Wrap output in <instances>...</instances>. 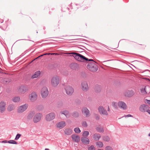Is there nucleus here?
<instances>
[{
	"mask_svg": "<svg viewBox=\"0 0 150 150\" xmlns=\"http://www.w3.org/2000/svg\"><path fill=\"white\" fill-rule=\"evenodd\" d=\"M96 143V145L98 146V147L99 148H101L103 146V144L102 142L98 141Z\"/></svg>",
	"mask_w": 150,
	"mask_h": 150,
	"instance_id": "nucleus-29",
	"label": "nucleus"
},
{
	"mask_svg": "<svg viewBox=\"0 0 150 150\" xmlns=\"http://www.w3.org/2000/svg\"><path fill=\"white\" fill-rule=\"evenodd\" d=\"M71 138L73 141L76 142H78L80 140L79 136L76 134H72L71 135Z\"/></svg>",
	"mask_w": 150,
	"mask_h": 150,
	"instance_id": "nucleus-14",
	"label": "nucleus"
},
{
	"mask_svg": "<svg viewBox=\"0 0 150 150\" xmlns=\"http://www.w3.org/2000/svg\"><path fill=\"white\" fill-rule=\"evenodd\" d=\"M6 103L3 101L0 103V110L1 113L4 112L5 110Z\"/></svg>",
	"mask_w": 150,
	"mask_h": 150,
	"instance_id": "nucleus-13",
	"label": "nucleus"
},
{
	"mask_svg": "<svg viewBox=\"0 0 150 150\" xmlns=\"http://www.w3.org/2000/svg\"><path fill=\"white\" fill-rule=\"evenodd\" d=\"M146 112L150 115V110H149V109H148Z\"/></svg>",
	"mask_w": 150,
	"mask_h": 150,
	"instance_id": "nucleus-48",
	"label": "nucleus"
},
{
	"mask_svg": "<svg viewBox=\"0 0 150 150\" xmlns=\"http://www.w3.org/2000/svg\"><path fill=\"white\" fill-rule=\"evenodd\" d=\"M56 54H57L55 53H51V55H52Z\"/></svg>",
	"mask_w": 150,
	"mask_h": 150,
	"instance_id": "nucleus-51",
	"label": "nucleus"
},
{
	"mask_svg": "<svg viewBox=\"0 0 150 150\" xmlns=\"http://www.w3.org/2000/svg\"><path fill=\"white\" fill-rule=\"evenodd\" d=\"M81 124L82 126L84 127H86L88 126L87 124L86 121L83 122Z\"/></svg>",
	"mask_w": 150,
	"mask_h": 150,
	"instance_id": "nucleus-38",
	"label": "nucleus"
},
{
	"mask_svg": "<svg viewBox=\"0 0 150 150\" xmlns=\"http://www.w3.org/2000/svg\"><path fill=\"white\" fill-rule=\"evenodd\" d=\"M82 112L83 115H85L86 117H88L90 115V111L86 108L84 107L83 108Z\"/></svg>",
	"mask_w": 150,
	"mask_h": 150,
	"instance_id": "nucleus-12",
	"label": "nucleus"
},
{
	"mask_svg": "<svg viewBox=\"0 0 150 150\" xmlns=\"http://www.w3.org/2000/svg\"><path fill=\"white\" fill-rule=\"evenodd\" d=\"M98 110L100 113L103 115H108V113L106 110L102 106H100L98 108Z\"/></svg>",
	"mask_w": 150,
	"mask_h": 150,
	"instance_id": "nucleus-15",
	"label": "nucleus"
},
{
	"mask_svg": "<svg viewBox=\"0 0 150 150\" xmlns=\"http://www.w3.org/2000/svg\"><path fill=\"white\" fill-rule=\"evenodd\" d=\"M72 116L75 117H77L79 116V113L76 111L72 113Z\"/></svg>",
	"mask_w": 150,
	"mask_h": 150,
	"instance_id": "nucleus-32",
	"label": "nucleus"
},
{
	"mask_svg": "<svg viewBox=\"0 0 150 150\" xmlns=\"http://www.w3.org/2000/svg\"><path fill=\"white\" fill-rule=\"evenodd\" d=\"M14 108V106L13 105H9L8 107V110L9 111H11L13 110Z\"/></svg>",
	"mask_w": 150,
	"mask_h": 150,
	"instance_id": "nucleus-28",
	"label": "nucleus"
},
{
	"mask_svg": "<svg viewBox=\"0 0 150 150\" xmlns=\"http://www.w3.org/2000/svg\"><path fill=\"white\" fill-rule=\"evenodd\" d=\"M59 82V78L58 76H55L52 78L51 80V84L54 87L57 86Z\"/></svg>",
	"mask_w": 150,
	"mask_h": 150,
	"instance_id": "nucleus-3",
	"label": "nucleus"
},
{
	"mask_svg": "<svg viewBox=\"0 0 150 150\" xmlns=\"http://www.w3.org/2000/svg\"><path fill=\"white\" fill-rule=\"evenodd\" d=\"M111 60H108L107 61H111Z\"/></svg>",
	"mask_w": 150,
	"mask_h": 150,
	"instance_id": "nucleus-58",
	"label": "nucleus"
},
{
	"mask_svg": "<svg viewBox=\"0 0 150 150\" xmlns=\"http://www.w3.org/2000/svg\"><path fill=\"white\" fill-rule=\"evenodd\" d=\"M67 94L69 95H71L74 91L73 88L71 86H68L65 88Z\"/></svg>",
	"mask_w": 150,
	"mask_h": 150,
	"instance_id": "nucleus-6",
	"label": "nucleus"
},
{
	"mask_svg": "<svg viewBox=\"0 0 150 150\" xmlns=\"http://www.w3.org/2000/svg\"><path fill=\"white\" fill-rule=\"evenodd\" d=\"M28 107V105L27 104L20 106L18 109V112L19 113L23 112L27 109Z\"/></svg>",
	"mask_w": 150,
	"mask_h": 150,
	"instance_id": "nucleus-10",
	"label": "nucleus"
},
{
	"mask_svg": "<svg viewBox=\"0 0 150 150\" xmlns=\"http://www.w3.org/2000/svg\"><path fill=\"white\" fill-rule=\"evenodd\" d=\"M82 142L84 144H88L89 143V139L85 137H83L81 138Z\"/></svg>",
	"mask_w": 150,
	"mask_h": 150,
	"instance_id": "nucleus-20",
	"label": "nucleus"
},
{
	"mask_svg": "<svg viewBox=\"0 0 150 150\" xmlns=\"http://www.w3.org/2000/svg\"><path fill=\"white\" fill-rule=\"evenodd\" d=\"M101 136L99 134H94L93 135V138L95 141H98L100 138Z\"/></svg>",
	"mask_w": 150,
	"mask_h": 150,
	"instance_id": "nucleus-21",
	"label": "nucleus"
},
{
	"mask_svg": "<svg viewBox=\"0 0 150 150\" xmlns=\"http://www.w3.org/2000/svg\"><path fill=\"white\" fill-rule=\"evenodd\" d=\"M27 40V39H23L18 40V41H19V40ZM17 41H18V40Z\"/></svg>",
	"mask_w": 150,
	"mask_h": 150,
	"instance_id": "nucleus-52",
	"label": "nucleus"
},
{
	"mask_svg": "<svg viewBox=\"0 0 150 150\" xmlns=\"http://www.w3.org/2000/svg\"><path fill=\"white\" fill-rule=\"evenodd\" d=\"M124 117H132V116L130 114H128L127 115H125Z\"/></svg>",
	"mask_w": 150,
	"mask_h": 150,
	"instance_id": "nucleus-44",
	"label": "nucleus"
},
{
	"mask_svg": "<svg viewBox=\"0 0 150 150\" xmlns=\"http://www.w3.org/2000/svg\"><path fill=\"white\" fill-rule=\"evenodd\" d=\"M118 105L119 107L124 110L126 109L127 108L126 104L124 102L122 101H120L118 102Z\"/></svg>",
	"mask_w": 150,
	"mask_h": 150,
	"instance_id": "nucleus-16",
	"label": "nucleus"
},
{
	"mask_svg": "<svg viewBox=\"0 0 150 150\" xmlns=\"http://www.w3.org/2000/svg\"><path fill=\"white\" fill-rule=\"evenodd\" d=\"M37 97V95L35 92H33L29 95V98L32 102H34L35 100Z\"/></svg>",
	"mask_w": 150,
	"mask_h": 150,
	"instance_id": "nucleus-9",
	"label": "nucleus"
},
{
	"mask_svg": "<svg viewBox=\"0 0 150 150\" xmlns=\"http://www.w3.org/2000/svg\"><path fill=\"white\" fill-rule=\"evenodd\" d=\"M28 86L26 85H21L19 88V91L21 92L24 93L28 91Z\"/></svg>",
	"mask_w": 150,
	"mask_h": 150,
	"instance_id": "nucleus-11",
	"label": "nucleus"
},
{
	"mask_svg": "<svg viewBox=\"0 0 150 150\" xmlns=\"http://www.w3.org/2000/svg\"><path fill=\"white\" fill-rule=\"evenodd\" d=\"M57 127L60 129L63 128L66 126L65 122L64 121H61L59 122L57 124Z\"/></svg>",
	"mask_w": 150,
	"mask_h": 150,
	"instance_id": "nucleus-19",
	"label": "nucleus"
},
{
	"mask_svg": "<svg viewBox=\"0 0 150 150\" xmlns=\"http://www.w3.org/2000/svg\"><path fill=\"white\" fill-rule=\"evenodd\" d=\"M149 108H150L148 105L143 104L140 105L139 108V110L141 112H146L148 109H149Z\"/></svg>",
	"mask_w": 150,
	"mask_h": 150,
	"instance_id": "nucleus-7",
	"label": "nucleus"
},
{
	"mask_svg": "<svg viewBox=\"0 0 150 150\" xmlns=\"http://www.w3.org/2000/svg\"><path fill=\"white\" fill-rule=\"evenodd\" d=\"M98 150H103V149H98Z\"/></svg>",
	"mask_w": 150,
	"mask_h": 150,
	"instance_id": "nucleus-57",
	"label": "nucleus"
},
{
	"mask_svg": "<svg viewBox=\"0 0 150 150\" xmlns=\"http://www.w3.org/2000/svg\"><path fill=\"white\" fill-rule=\"evenodd\" d=\"M51 53H45V54H44V55H51Z\"/></svg>",
	"mask_w": 150,
	"mask_h": 150,
	"instance_id": "nucleus-47",
	"label": "nucleus"
},
{
	"mask_svg": "<svg viewBox=\"0 0 150 150\" xmlns=\"http://www.w3.org/2000/svg\"><path fill=\"white\" fill-rule=\"evenodd\" d=\"M89 134V132L88 131H84L83 132V137H88Z\"/></svg>",
	"mask_w": 150,
	"mask_h": 150,
	"instance_id": "nucleus-36",
	"label": "nucleus"
},
{
	"mask_svg": "<svg viewBox=\"0 0 150 150\" xmlns=\"http://www.w3.org/2000/svg\"><path fill=\"white\" fill-rule=\"evenodd\" d=\"M106 150H113L112 147L110 146H107L105 147Z\"/></svg>",
	"mask_w": 150,
	"mask_h": 150,
	"instance_id": "nucleus-41",
	"label": "nucleus"
},
{
	"mask_svg": "<svg viewBox=\"0 0 150 150\" xmlns=\"http://www.w3.org/2000/svg\"><path fill=\"white\" fill-rule=\"evenodd\" d=\"M28 38H30L28 37Z\"/></svg>",
	"mask_w": 150,
	"mask_h": 150,
	"instance_id": "nucleus-60",
	"label": "nucleus"
},
{
	"mask_svg": "<svg viewBox=\"0 0 150 150\" xmlns=\"http://www.w3.org/2000/svg\"><path fill=\"white\" fill-rule=\"evenodd\" d=\"M40 57H39V56L38 57H37L34 60H35V59H37L39 58H40Z\"/></svg>",
	"mask_w": 150,
	"mask_h": 150,
	"instance_id": "nucleus-54",
	"label": "nucleus"
},
{
	"mask_svg": "<svg viewBox=\"0 0 150 150\" xmlns=\"http://www.w3.org/2000/svg\"><path fill=\"white\" fill-rule=\"evenodd\" d=\"M112 106L115 107V108H116L117 107V103L115 102H113L112 103Z\"/></svg>",
	"mask_w": 150,
	"mask_h": 150,
	"instance_id": "nucleus-40",
	"label": "nucleus"
},
{
	"mask_svg": "<svg viewBox=\"0 0 150 150\" xmlns=\"http://www.w3.org/2000/svg\"><path fill=\"white\" fill-rule=\"evenodd\" d=\"M103 140L105 142H108L110 140V139L109 137L107 136H104L103 137Z\"/></svg>",
	"mask_w": 150,
	"mask_h": 150,
	"instance_id": "nucleus-31",
	"label": "nucleus"
},
{
	"mask_svg": "<svg viewBox=\"0 0 150 150\" xmlns=\"http://www.w3.org/2000/svg\"><path fill=\"white\" fill-rule=\"evenodd\" d=\"M8 141L7 140H5L3 141H2L1 142L2 143H7L8 142Z\"/></svg>",
	"mask_w": 150,
	"mask_h": 150,
	"instance_id": "nucleus-45",
	"label": "nucleus"
},
{
	"mask_svg": "<svg viewBox=\"0 0 150 150\" xmlns=\"http://www.w3.org/2000/svg\"><path fill=\"white\" fill-rule=\"evenodd\" d=\"M76 64L73 63L71 64L70 66L71 68L73 69H76V68H75L77 66Z\"/></svg>",
	"mask_w": 150,
	"mask_h": 150,
	"instance_id": "nucleus-35",
	"label": "nucleus"
},
{
	"mask_svg": "<svg viewBox=\"0 0 150 150\" xmlns=\"http://www.w3.org/2000/svg\"><path fill=\"white\" fill-rule=\"evenodd\" d=\"M8 143L13 144H18V143L16 142L13 140H9L8 141Z\"/></svg>",
	"mask_w": 150,
	"mask_h": 150,
	"instance_id": "nucleus-34",
	"label": "nucleus"
},
{
	"mask_svg": "<svg viewBox=\"0 0 150 150\" xmlns=\"http://www.w3.org/2000/svg\"><path fill=\"white\" fill-rule=\"evenodd\" d=\"M94 147L93 145H91L88 148V150H94Z\"/></svg>",
	"mask_w": 150,
	"mask_h": 150,
	"instance_id": "nucleus-42",
	"label": "nucleus"
},
{
	"mask_svg": "<svg viewBox=\"0 0 150 150\" xmlns=\"http://www.w3.org/2000/svg\"><path fill=\"white\" fill-rule=\"evenodd\" d=\"M148 136L149 137H150V133L149 134Z\"/></svg>",
	"mask_w": 150,
	"mask_h": 150,
	"instance_id": "nucleus-56",
	"label": "nucleus"
},
{
	"mask_svg": "<svg viewBox=\"0 0 150 150\" xmlns=\"http://www.w3.org/2000/svg\"><path fill=\"white\" fill-rule=\"evenodd\" d=\"M134 94V93L132 91L127 90L125 93V96L128 97L132 96Z\"/></svg>",
	"mask_w": 150,
	"mask_h": 150,
	"instance_id": "nucleus-17",
	"label": "nucleus"
},
{
	"mask_svg": "<svg viewBox=\"0 0 150 150\" xmlns=\"http://www.w3.org/2000/svg\"><path fill=\"white\" fill-rule=\"evenodd\" d=\"M87 64V68L90 71L93 72H96L98 69V66L96 64V62L93 61H91Z\"/></svg>",
	"mask_w": 150,
	"mask_h": 150,
	"instance_id": "nucleus-2",
	"label": "nucleus"
},
{
	"mask_svg": "<svg viewBox=\"0 0 150 150\" xmlns=\"http://www.w3.org/2000/svg\"><path fill=\"white\" fill-rule=\"evenodd\" d=\"M21 136V135L19 134H17L15 138V140H18L19 138Z\"/></svg>",
	"mask_w": 150,
	"mask_h": 150,
	"instance_id": "nucleus-39",
	"label": "nucleus"
},
{
	"mask_svg": "<svg viewBox=\"0 0 150 150\" xmlns=\"http://www.w3.org/2000/svg\"><path fill=\"white\" fill-rule=\"evenodd\" d=\"M41 73L40 71L39 70L35 72L34 74L32 75L31 78L32 79H34L37 78L38 76Z\"/></svg>",
	"mask_w": 150,
	"mask_h": 150,
	"instance_id": "nucleus-23",
	"label": "nucleus"
},
{
	"mask_svg": "<svg viewBox=\"0 0 150 150\" xmlns=\"http://www.w3.org/2000/svg\"><path fill=\"white\" fill-rule=\"evenodd\" d=\"M20 100V98L18 97H15L13 99V101L15 102H18Z\"/></svg>",
	"mask_w": 150,
	"mask_h": 150,
	"instance_id": "nucleus-30",
	"label": "nucleus"
},
{
	"mask_svg": "<svg viewBox=\"0 0 150 150\" xmlns=\"http://www.w3.org/2000/svg\"><path fill=\"white\" fill-rule=\"evenodd\" d=\"M95 115L96 117V120H98L100 119V117L99 115L97 114H95Z\"/></svg>",
	"mask_w": 150,
	"mask_h": 150,
	"instance_id": "nucleus-43",
	"label": "nucleus"
},
{
	"mask_svg": "<svg viewBox=\"0 0 150 150\" xmlns=\"http://www.w3.org/2000/svg\"><path fill=\"white\" fill-rule=\"evenodd\" d=\"M81 86L83 91H86L88 88V85L87 82H83L81 83Z\"/></svg>",
	"mask_w": 150,
	"mask_h": 150,
	"instance_id": "nucleus-18",
	"label": "nucleus"
},
{
	"mask_svg": "<svg viewBox=\"0 0 150 150\" xmlns=\"http://www.w3.org/2000/svg\"><path fill=\"white\" fill-rule=\"evenodd\" d=\"M49 93L47 88L46 87L42 88L41 91V95L42 98H45L48 96Z\"/></svg>",
	"mask_w": 150,
	"mask_h": 150,
	"instance_id": "nucleus-4",
	"label": "nucleus"
},
{
	"mask_svg": "<svg viewBox=\"0 0 150 150\" xmlns=\"http://www.w3.org/2000/svg\"><path fill=\"white\" fill-rule=\"evenodd\" d=\"M3 22V20L2 19H0V23H2Z\"/></svg>",
	"mask_w": 150,
	"mask_h": 150,
	"instance_id": "nucleus-49",
	"label": "nucleus"
},
{
	"mask_svg": "<svg viewBox=\"0 0 150 150\" xmlns=\"http://www.w3.org/2000/svg\"><path fill=\"white\" fill-rule=\"evenodd\" d=\"M42 116V114L40 113L36 114L34 116L33 121L34 123H37L41 120Z\"/></svg>",
	"mask_w": 150,
	"mask_h": 150,
	"instance_id": "nucleus-8",
	"label": "nucleus"
},
{
	"mask_svg": "<svg viewBox=\"0 0 150 150\" xmlns=\"http://www.w3.org/2000/svg\"><path fill=\"white\" fill-rule=\"evenodd\" d=\"M35 112L33 111L30 112L28 115L27 118L28 120H30L32 119L35 114Z\"/></svg>",
	"mask_w": 150,
	"mask_h": 150,
	"instance_id": "nucleus-25",
	"label": "nucleus"
},
{
	"mask_svg": "<svg viewBox=\"0 0 150 150\" xmlns=\"http://www.w3.org/2000/svg\"><path fill=\"white\" fill-rule=\"evenodd\" d=\"M108 111H110V109L109 106H108Z\"/></svg>",
	"mask_w": 150,
	"mask_h": 150,
	"instance_id": "nucleus-50",
	"label": "nucleus"
},
{
	"mask_svg": "<svg viewBox=\"0 0 150 150\" xmlns=\"http://www.w3.org/2000/svg\"><path fill=\"white\" fill-rule=\"evenodd\" d=\"M45 150H50L48 148H46L45 149Z\"/></svg>",
	"mask_w": 150,
	"mask_h": 150,
	"instance_id": "nucleus-55",
	"label": "nucleus"
},
{
	"mask_svg": "<svg viewBox=\"0 0 150 150\" xmlns=\"http://www.w3.org/2000/svg\"><path fill=\"white\" fill-rule=\"evenodd\" d=\"M147 102L150 105V100H146Z\"/></svg>",
	"mask_w": 150,
	"mask_h": 150,
	"instance_id": "nucleus-46",
	"label": "nucleus"
},
{
	"mask_svg": "<svg viewBox=\"0 0 150 150\" xmlns=\"http://www.w3.org/2000/svg\"><path fill=\"white\" fill-rule=\"evenodd\" d=\"M61 113L64 115L67 118H69L70 117L69 112L67 110L62 111Z\"/></svg>",
	"mask_w": 150,
	"mask_h": 150,
	"instance_id": "nucleus-24",
	"label": "nucleus"
},
{
	"mask_svg": "<svg viewBox=\"0 0 150 150\" xmlns=\"http://www.w3.org/2000/svg\"><path fill=\"white\" fill-rule=\"evenodd\" d=\"M101 87L100 86H99L98 85H96L95 90V91L97 92H100L101 90Z\"/></svg>",
	"mask_w": 150,
	"mask_h": 150,
	"instance_id": "nucleus-27",
	"label": "nucleus"
},
{
	"mask_svg": "<svg viewBox=\"0 0 150 150\" xmlns=\"http://www.w3.org/2000/svg\"><path fill=\"white\" fill-rule=\"evenodd\" d=\"M141 92L142 93V94L143 95H145L147 93L146 92V90H145V87L144 88H142L141 89Z\"/></svg>",
	"mask_w": 150,
	"mask_h": 150,
	"instance_id": "nucleus-33",
	"label": "nucleus"
},
{
	"mask_svg": "<svg viewBox=\"0 0 150 150\" xmlns=\"http://www.w3.org/2000/svg\"><path fill=\"white\" fill-rule=\"evenodd\" d=\"M55 115L54 113L51 112L47 115L45 119L47 121H50L53 120L55 117Z\"/></svg>",
	"mask_w": 150,
	"mask_h": 150,
	"instance_id": "nucleus-5",
	"label": "nucleus"
},
{
	"mask_svg": "<svg viewBox=\"0 0 150 150\" xmlns=\"http://www.w3.org/2000/svg\"><path fill=\"white\" fill-rule=\"evenodd\" d=\"M70 54H72V56L74 58L77 60L81 62L84 61H93L92 59H89L83 55L78 53L72 52L69 53Z\"/></svg>",
	"mask_w": 150,
	"mask_h": 150,
	"instance_id": "nucleus-1",
	"label": "nucleus"
},
{
	"mask_svg": "<svg viewBox=\"0 0 150 150\" xmlns=\"http://www.w3.org/2000/svg\"><path fill=\"white\" fill-rule=\"evenodd\" d=\"M74 131L76 133H79L81 132L80 130L78 127L75 128L74 129Z\"/></svg>",
	"mask_w": 150,
	"mask_h": 150,
	"instance_id": "nucleus-37",
	"label": "nucleus"
},
{
	"mask_svg": "<svg viewBox=\"0 0 150 150\" xmlns=\"http://www.w3.org/2000/svg\"><path fill=\"white\" fill-rule=\"evenodd\" d=\"M44 55H44V54H42L41 55H40L39 56V57H42V56H43Z\"/></svg>",
	"mask_w": 150,
	"mask_h": 150,
	"instance_id": "nucleus-53",
	"label": "nucleus"
},
{
	"mask_svg": "<svg viewBox=\"0 0 150 150\" xmlns=\"http://www.w3.org/2000/svg\"><path fill=\"white\" fill-rule=\"evenodd\" d=\"M72 132V130L71 129L67 128L65 129L64 132L65 134L66 135H69L71 134Z\"/></svg>",
	"mask_w": 150,
	"mask_h": 150,
	"instance_id": "nucleus-22",
	"label": "nucleus"
},
{
	"mask_svg": "<svg viewBox=\"0 0 150 150\" xmlns=\"http://www.w3.org/2000/svg\"><path fill=\"white\" fill-rule=\"evenodd\" d=\"M76 5H78V4H76Z\"/></svg>",
	"mask_w": 150,
	"mask_h": 150,
	"instance_id": "nucleus-59",
	"label": "nucleus"
},
{
	"mask_svg": "<svg viewBox=\"0 0 150 150\" xmlns=\"http://www.w3.org/2000/svg\"><path fill=\"white\" fill-rule=\"evenodd\" d=\"M96 130L99 132H104L103 128V127H100V126H98L96 127Z\"/></svg>",
	"mask_w": 150,
	"mask_h": 150,
	"instance_id": "nucleus-26",
	"label": "nucleus"
}]
</instances>
